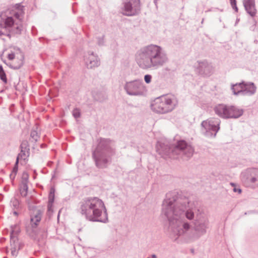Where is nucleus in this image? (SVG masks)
<instances>
[{
  "label": "nucleus",
  "mask_w": 258,
  "mask_h": 258,
  "mask_svg": "<svg viewBox=\"0 0 258 258\" xmlns=\"http://www.w3.org/2000/svg\"><path fill=\"white\" fill-rule=\"evenodd\" d=\"M243 83L244 81H242L240 83H237L235 84H231V89L234 95L238 96L240 95H243Z\"/></svg>",
  "instance_id": "19"
},
{
  "label": "nucleus",
  "mask_w": 258,
  "mask_h": 258,
  "mask_svg": "<svg viewBox=\"0 0 258 258\" xmlns=\"http://www.w3.org/2000/svg\"><path fill=\"white\" fill-rule=\"evenodd\" d=\"M11 231L10 235L17 236L19 235L20 232V228L17 224H15L11 226Z\"/></svg>",
  "instance_id": "25"
},
{
  "label": "nucleus",
  "mask_w": 258,
  "mask_h": 258,
  "mask_svg": "<svg viewBox=\"0 0 258 258\" xmlns=\"http://www.w3.org/2000/svg\"><path fill=\"white\" fill-rule=\"evenodd\" d=\"M243 88L242 96H252L256 93L257 89L255 85L251 82L244 81Z\"/></svg>",
  "instance_id": "15"
},
{
  "label": "nucleus",
  "mask_w": 258,
  "mask_h": 258,
  "mask_svg": "<svg viewBox=\"0 0 258 258\" xmlns=\"http://www.w3.org/2000/svg\"><path fill=\"white\" fill-rule=\"evenodd\" d=\"M19 190L21 195L23 197H26L28 194V184L26 183H21Z\"/></svg>",
  "instance_id": "24"
},
{
  "label": "nucleus",
  "mask_w": 258,
  "mask_h": 258,
  "mask_svg": "<svg viewBox=\"0 0 258 258\" xmlns=\"http://www.w3.org/2000/svg\"><path fill=\"white\" fill-rule=\"evenodd\" d=\"M84 57L85 64L88 69H92L98 67L100 64L98 55L95 54L93 52L88 51Z\"/></svg>",
  "instance_id": "14"
},
{
  "label": "nucleus",
  "mask_w": 258,
  "mask_h": 258,
  "mask_svg": "<svg viewBox=\"0 0 258 258\" xmlns=\"http://www.w3.org/2000/svg\"><path fill=\"white\" fill-rule=\"evenodd\" d=\"M15 54L14 53L12 52L8 55V58L9 60H13L15 58Z\"/></svg>",
  "instance_id": "38"
},
{
  "label": "nucleus",
  "mask_w": 258,
  "mask_h": 258,
  "mask_svg": "<svg viewBox=\"0 0 258 258\" xmlns=\"http://www.w3.org/2000/svg\"><path fill=\"white\" fill-rule=\"evenodd\" d=\"M204 22V19L202 20V23Z\"/></svg>",
  "instance_id": "47"
},
{
  "label": "nucleus",
  "mask_w": 258,
  "mask_h": 258,
  "mask_svg": "<svg viewBox=\"0 0 258 258\" xmlns=\"http://www.w3.org/2000/svg\"><path fill=\"white\" fill-rule=\"evenodd\" d=\"M123 88L127 94L130 96L143 95L145 91L143 81L139 79L126 82Z\"/></svg>",
  "instance_id": "10"
},
{
  "label": "nucleus",
  "mask_w": 258,
  "mask_h": 258,
  "mask_svg": "<svg viewBox=\"0 0 258 258\" xmlns=\"http://www.w3.org/2000/svg\"><path fill=\"white\" fill-rule=\"evenodd\" d=\"M255 2L254 0H243V2Z\"/></svg>",
  "instance_id": "42"
},
{
  "label": "nucleus",
  "mask_w": 258,
  "mask_h": 258,
  "mask_svg": "<svg viewBox=\"0 0 258 258\" xmlns=\"http://www.w3.org/2000/svg\"><path fill=\"white\" fill-rule=\"evenodd\" d=\"M23 29L22 24L15 23L9 11L3 12L0 15V36H7L11 38L12 35L21 34Z\"/></svg>",
  "instance_id": "6"
},
{
  "label": "nucleus",
  "mask_w": 258,
  "mask_h": 258,
  "mask_svg": "<svg viewBox=\"0 0 258 258\" xmlns=\"http://www.w3.org/2000/svg\"><path fill=\"white\" fill-rule=\"evenodd\" d=\"M198 62L199 66L197 69L199 74L204 76H210L213 73L214 68L207 60L198 61Z\"/></svg>",
  "instance_id": "13"
},
{
  "label": "nucleus",
  "mask_w": 258,
  "mask_h": 258,
  "mask_svg": "<svg viewBox=\"0 0 258 258\" xmlns=\"http://www.w3.org/2000/svg\"><path fill=\"white\" fill-rule=\"evenodd\" d=\"M97 43L100 46H102L104 44V36L98 38Z\"/></svg>",
  "instance_id": "36"
},
{
  "label": "nucleus",
  "mask_w": 258,
  "mask_h": 258,
  "mask_svg": "<svg viewBox=\"0 0 258 258\" xmlns=\"http://www.w3.org/2000/svg\"><path fill=\"white\" fill-rule=\"evenodd\" d=\"M152 76L151 75L147 74L144 76V81L147 84H149L151 82Z\"/></svg>",
  "instance_id": "33"
},
{
  "label": "nucleus",
  "mask_w": 258,
  "mask_h": 258,
  "mask_svg": "<svg viewBox=\"0 0 258 258\" xmlns=\"http://www.w3.org/2000/svg\"><path fill=\"white\" fill-rule=\"evenodd\" d=\"M20 148L21 150H29V149L27 148V143L26 142H23L22 143V144L20 145Z\"/></svg>",
  "instance_id": "35"
},
{
  "label": "nucleus",
  "mask_w": 258,
  "mask_h": 258,
  "mask_svg": "<svg viewBox=\"0 0 258 258\" xmlns=\"http://www.w3.org/2000/svg\"><path fill=\"white\" fill-rule=\"evenodd\" d=\"M29 175L27 173H24L22 178L21 183H26L28 184Z\"/></svg>",
  "instance_id": "31"
},
{
  "label": "nucleus",
  "mask_w": 258,
  "mask_h": 258,
  "mask_svg": "<svg viewBox=\"0 0 258 258\" xmlns=\"http://www.w3.org/2000/svg\"><path fill=\"white\" fill-rule=\"evenodd\" d=\"M36 208V207L33 206V207H32V208H33H33Z\"/></svg>",
  "instance_id": "48"
},
{
  "label": "nucleus",
  "mask_w": 258,
  "mask_h": 258,
  "mask_svg": "<svg viewBox=\"0 0 258 258\" xmlns=\"http://www.w3.org/2000/svg\"><path fill=\"white\" fill-rule=\"evenodd\" d=\"M147 258H150V257H147Z\"/></svg>",
  "instance_id": "49"
},
{
  "label": "nucleus",
  "mask_w": 258,
  "mask_h": 258,
  "mask_svg": "<svg viewBox=\"0 0 258 258\" xmlns=\"http://www.w3.org/2000/svg\"><path fill=\"white\" fill-rule=\"evenodd\" d=\"M233 190L234 192H237L238 194H241L242 192V190L240 188H237L236 187L233 188Z\"/></svg>",
  "instance_id": "40"
},
{
  "label": "nucleus",
  "mask_w": 258,
  "mask_h": 258,
  "mask_svg": "<svg viewBox=\"0 0 258 258\" xmlns=\"http://www.w3.org/2000/svg\"><path fill=\"white\" fill-rule=\"evenodd\" d=\"M13 214L15 216H18V213L17 212H16V211H14Z\"/></svg>",
  "instance_id": "44"
},
{
  "label": "nucleus",
  "mask_w": 258,
  "mask_h": 258,
  "mask_svg": "<svg viewBox=\"0 0 258 258\" xmlns=\"http://www.w3.org/2000/svg\"><path fill=\"white\" fill-rule=\"evenodd\" d=\"M11 203L14 209H17L19 208L20 202L17 199L14 198V199H12L11 201Z\"/></svg>",
  "instance_id": "28"
},
{
  "label": "nucleus",
  "mask_w": 258,
  "mask_h": 258,
  "mask_svg": "<svg viewBox=\"0 0 258 258\" xmlns=\"http://www.w3.org/2000/svg\"><path fill=\"white\" fill-rule=\"evenodd\" d=\"M24 7L21 5L20 3L16 4L15 5V8L17 12H14L13 15L15 17L19 20L20 22H22V19L24 15V12L23 11Z\"/></svg>",
  "instance_id": "20"
},
{
  "label": "nucleus",
  "mask_w": 258,
  "mask_h": 258,
  "mask_svg": "<svg viewBox=\"0 0 258 258\" xmlns=\"http://www.w3.org/2000/svg\"><path fill=\"white\" fill-rule=\"evenodd\" d=\"M139 66L145 70H157L169 62L167 54L160 46L149 44L141 48L137 52Z\"/></svg>",
  "instance_id": "2"
},
{
  "label": "nucleus",
  "mask_w": 258,
  "mask_h": 258,
  "mask_svg": "<svg viewBox=\"0 0 258 258\" xmlns=\"http://www.w3.org/2000/svg\"><path fill=\"white\" fill-rule=\"evenodd\" d=\"M73 116L76 119H77L81 117V110L78 108H75L73 109L72 111Z\"/></svg>",
  "instance_id": "27"
},
{
  "label": "nucleus",
  "mask_w": 258,
  "mask_h": 258,
  "mask_svg": "<svg viewBox=\"0 0 258 258\" xmlns=\"http://www.w3.org/2000/svg\"><path fill=\"white\" fill-rule=\"evenodd\" d=\"M19 162V161H18V159H16L15 165H14V166L13 168L12 171V172H13L15 174H17L18 170Z\"/></svg>",
  "instance_id": "32"
},
{
  "label": "nucleus",
  "mask_w": 258,
  "mask_h": 258,
  "mask_svg": "<svg viewBox=\"0 0 258 258\" xmlns=\"http://www.w3.org/2000/svg\"><path fill=\"white\" fill-rule=\"evenodd\" d=\"M244 7L246 12L251 17H253L256 13L255 2H243Z\"/></svg>",
  "instance_id": "17"
},
{
  "label": "nucleus",
  "mask_w": 258,
  "mask_h": 258,
  "mask_svg": "<svg viewBox=\"0 0 258 258\" xmlns=\"http://www.w3.org/2000/svg\"><path fill=\"white\" fill-rule=\"evenodd\" d=\"M79 211L86 219L91 222H108L107 209L103 202L97 197H87L79 203Z\"/></svg>",
  "instance_id": "3"
},
{
  "label": "nucleus",
  "mask_w": 258,
  "mask_h": 258,
  "mask_svg": "<svg viewBox=\"0 0 258 258\" xmlns=\"http://www.w3.org/2000/svg\"><path fill=\"white\" fill-rule=\"evenodd\" d=\"M30 136L36 142L37 141L38 139L39 138L38 133L35 130H32L31 131Z\"/></svg>",
  "instance_id": "29"
},
{
  "label": "nucleus",
  "mask_w": 258,
  "mask_h": 258,
  "mask_svg": "<svg viewBox=\"0 0 258 258\" xmlns=\"http://www.w3.org/2000/svg\"><path fill=\"white\" fill-rule=\"evenodd\" d=\"M156 151L163 158H174V155H182L186 160L192 156L194 152L192 147L183 140L178 141L175 144L158 142Z\"/></svg>",
  "instance_id": "5"
},
{
  "label": "nucleus",
  "mask_w": 258,
  "mask_h": 258,
  "mask_svg": "<svg viewBox=\"0 0 258 258\" xmlns=\"http://www.w3.org/2000/svg\"><path fill=\"white\" fill-rule=\"evenodd\" d=\"M18 238L17 236L10 235V245L11 247V254L12 256L16 257L18 255V250H17V243H18Z\"/></svg>",
  "instance_id": "18"
},
{
  "label": "nucleus",
  "mask_w": 258,
  "mask_h": 258,
  "mask_svg": "<svg viewBox=\"0 0 258 258\" xmlns=\"http://www.w3.org/2000/svg\"><path fill=\"white\" fill-rule=\"evenodd\" d=\"M40 230L42 231V232H44V233H45V232H46V231H47V230H46V229L45 227H44V228H41L40 229Z\"/></svg>",
  "instance_id": "41"
},
{
  "label": "nucleus",
  "mask_w": 258,
  "mask_h": 258,
  "mask_svg": "<svg viewBox=\"0 0 258 258\" xmlns=\"http://www.w3.org/2000/svg\"><path fill=\"white\" fill-rule=\"evenodd\" d=\"M157 1H158V0H154V3L156 5V7H157Z\"/></svg>",
  "instance_id": "45"
},
{
  "label": "nucleus",
  "mask_w": 258,
  "mask_h": 258,
  "mask_svg": "<svg viewBox=\"0 0 258 258\" xmlns=\"http://www.w3.org/2000/svg\"><path fill=\"white\" fill-rule=\"evenodd\" d=\"M162 214L168 220V232L171 237L183 236L188 238H194L191 233L192 229L189 222L185 219L191 220L195 213L199 209L195 202L185 197H182L176 192L166 194V199L162 204Z\"/></svg>",
  "instance_id": "1"
},
{
  "label": "nucleus",
  "mask_w": 258,
  "mask_h": 258,
  "mask_svg": "<svg viewBox=\"0 0 258 258\" xmlns=\"http://www.w3.org/2000/svg\"><path fill=\"white\" fill-rule=\"evenodd\" d=\"M16 175L17 174H15L13 172H12L10 174V178L11 180H12V182L14 180Z\"/></svg>",
  "instance_id": "39"
},
{
  "label": "nucleus",
  "mask_w": 258,
  "mask_h": 258,
  "mask_svg": "<svg viewBox=\"0 0 258 258\" xmlns=\"http://www.w3.org/2000/svg\"><path fill=\"white\" fill-rule=\"evenodd\" d=\"M24 246V243L22 242H19L17 243V250H18V252L19 250L21 249Z\"/></svg>",
  "instance_id": "37"
},
{
  "label": "nucleus",
  "mask_w": 258,
  "mask_h": 258,
  "mask_svg": "<svg viewBox=\"0 0 258 258\" xmlns=\"http://www.w3.org/2000/svg\"><path fill=\"white\" fill-rule=\"evenodd\" d=\"M151 109L155 112L164 114L172 111L175 107L173 96H162L155 99L151 105Z\"/></svg>",
  "instance_id": "8"
},
{
  "label": "nucleus",
  "mask_w": 258,
  "mask_h": 258,
  "mask_svg": "<svg viewBox=\"0 0 258 258\" xmlns=\"http://www.w3.org/2000/svg\"><path fill=\"white\" fill-rule=\"evenodd\" d=\"M94 99L99 102H103L107 99V96L104 91H98L93 94Z\"/></svg>",
  "instance_id": "21"
},
{
  "label": "nucleus",
  "mask_w": 258,
  "mask_h": 258,
  "mask_svg": "<svg viewBox=\"0 0 258 258\" xmlns=\"http://www.w3.org/2000/svg\"><path fill=\"white\" fill-rule=\"evenodd\" d=\"M221 121L218 118H211L201 123L202 132L207 137L215 138L220 130Z\"/></svg>",
  "instance_id": "9"
},
{
  "label": "nucleus",
  "mask_w": 258,
  "mask_h": 258,
  "mask_svg": "<svg viewBox=\"0 0 258 258\" xmlns=\"http://www.w3.org/2000/svg\"><path fill=\"white\" fill-rule=\"evenodd\" d=\"M230 5L232 9L236 12H237L238 9L236 5V0H230Z\"/></svg>",
  "instance_id": "30"
},
{
  "label": "nucleus",
  "mask_w": 258,
  "mask_h": 258,
  "mask_svg": "<svg viewBox=\"0 0 258 258\" xmlns=\"http://www.w3.org/2000/svg\"><path fill=\"white\" fill-rule=\"evenodd\" d=\"M215 113L223 119H237L243 114L244 110L239 107L225 104H219L214 108Z\"/></svg>",
  "instance_id": "7"
},
{
  "label": "nucleus",
  "mask_w": 258,
  "mask_h": 258,
  "mask_svg": "<svg viewBox=\"0 0 258 258\" xmlns=\"http://www.w3.org/2000/svg\"><path fill=\"white\" fill-rule=\"evenodd\" d=\"M55 192V189L53 188H51L50 190L49 191V197H48V211L51 210V208L52 205V204L54 202V195Z\"/></svg>",
  "instance_id": "23"
},
{
  "label": "nucleus",
  "mask_w": 258,
  "mask_h": 258,
  "mask_svg": "<svg viewBox=\"0 0 258 258\" xmlns=\"http://www.w3.org/2000/svg\"><path fill=\"white\" fill-rule=\"evenodd\" d=\"M24 56L22 53H20V59L19 60L18 63L17 64H12L10 63H6L7 66H8L10 68L14 69V70H18L19 69L24 63Z\"/></svg>",
  "instance_id": "22"
},
{
  "label": "nucleus",
  "mask_w": 258,
  "mask_h": 258,
  "mask_svg": "<svg viewBox=\"0 0 258 258\" xmlns=\"http://www.w3.org/2000/svg\"><path fill=\"white\" fill-rule=\"evenodd\" d=\"M43 211L40 209H36L31 215L30 223L33 229L36 228L41 221Z\"/></svg>",
  "instance_id": "16"
},
{
  "label": "nucleus",
  "mask_w": 258,
  "mask_h": 258,
  "mask_svg": "<svg viewBox=\"0 0 258 258\" xmlns=\"http://www.w3.org/2000/svg\"><path fill=\"white\" fill-rule=\"evenodd\" d=\"M230 185H231L232 186L234 187H235V185H235V183H233V182H231V183H230Z\"/></svg>",
  "instance_id": "43"
},
{
  "label": "nucleus",
  "mask_w": 258,
  "mask_h": 258,
  "mask_svg": "<svg viewBox=\"0 0 258 258\" xmlns=\"http://www.w3.org/2000/svg\"><path fill=\"white\" fill-rule=\"evenodd\" d=\"M115 154L114 141L109 139L100 138L97 140L96 147L92 152V158L98 168L104 169L111 163L112 157Z\"/></svg>",
  "instance_id": "4"
},
{
  "label": "nucleus",
  "mask_w": 258,
  "mask_h": 258,
  "mask_svg": "<svg viewBox=\"0 0 258 258\" xmlns=\"http://www.w3.org/2000/svg\"><path fill=\"white\" fill-rule=\"evenodd\" d=\"M152 258H157L156 255L155 254H153L151 255Z\"/></svg>",
  "instance_id": "46"
},
{
  "label": "nucleus",
  "mask_w": 258,
  "mask_h": 258,
  "mask_svg": "<svg viewBox=\"0 0 258 258\" xmlns=\"http://www.w3.org/2000/svg\"><path fill=\"white\" fill-rule=\"evenodd\" d=\"M26 151L25 150H21V152L18 154V155H17V158L16 159H18V161H19L20 159H23V157L24 156H25L26 155Z\"/></svg>",
  "instance_id": "34"
},
{
  "label": "nucleus",
  "mask_w": 258,
  "mask_h": 258,
  "mask_svg": "<svg viewBox=\"0 0 258 258\" xmlns=\"http://www.w3.org/2000/svg\"><path fill=\"white\" fill-rule=\"evenodd\" d=\"M123 15L132 16L138 14L140 11V0H128L124 4Z\"/></svg>",
  "instance_id": "12"
},
{
  "label": "nucleus",
  "mask_w": 258,
  "mask_h": 258,
  "mask_svg": "<svg viewBox=\"0 0 258 258\" xmlns=\"http://www.w3.org/2000/svg\"><path fill=\"white\" fill-rule=\"evenodd\" d=\"M0 79L5 83H7L6 74L2 65H0Z\"/></svg>",
  "instance_id": "26"
},
{
  "label": "nucleus",
  "mask_w": 258,
  "mask_h": 258,
  "mask_svg": "<svg viewBox=\"0 0 258 258\" xmlns=\"http://www.w3.org/2000/svg\"><path fill=\"white\" fill-rule=\"evenodd\" d=\"M209 220L204 215H197L194 223L195 234L194 238H199L206 233V230L209 226Z\"/></svg>",
  "instance_id": "11"
}]
</instances>
